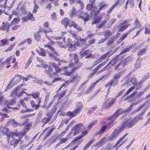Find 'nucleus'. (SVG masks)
I'll return each mask as SVG.
<instances>
[{"label": "nucleus", "instance_id": "obj_1", "mask_svg": "<svg viewBox=\"0 0 150 150\" xmlns=\"http://www.w3.org/2000/svg\"><path fill=\"white\" fill-rule=\"evenodd\" d=\"M133 106V105H131L127 109L122 111H120L121 110H117L115 113H114L109 118L108 120H111L109 122L108 126H110L120 115L123 113L128 112L132 108Z\"/></svg>", "mask_w": 150, "mask_h": 150}, {"label": "nucleus", "instance_id": "obj_2", "mask_svg": "<svg viewBox=\"0 0 150 150\" xmlns=\"http://www.w3.org/2000/svg\"><path fill=\"white\" fill-rule=\"evenodd\" d=\"M9 131L8 132V135L7 136V138L8 141L9 140L10 137H11L12 140L10 142V144L11 145H13L14 147H15L17 145V144L20 142L21 140L20 138L19 137L18 139H13V137H16L18 135V134L16 133L11 132L10 133L9 132Z\"/></svg>", "mask_w": 150, "mask_h": 150}, {"label": "nucleus", "instance_id": "obj_3", "mask_svg": "<svg viewBox=\"0 0 150 150\" xmlns=\"http://www.w3.org/2000/svg\"><path fill=\"white\" fill-rule=\"evenodd\" d=\"M85 129L83 124H76L71 129L72 132L70 134H72L74 136H75Z\"/></svg>", "mask_w": 150, "mask_h": 150}, {"label": "nucleus", "instance_id": "obj_4", "mask_svg": "<svg viewBox=\"0 0 150 150\" xmlns=\"http://www.w3.org/2000/svg\"><path fill=\"white\" fill-rule=\"evenodd\" d=\"M135 122L132 118H129L124 122L121 126V129H124L125 128H129L133 127L135 124Z\"/></svg>", "mask_w": 150, "mask_h": 150}, {"label": "nucleus", "instance_id": "obj_5", "mask_svg": "<svg viewBox=\"0 0 150 150\" xmlns=\"http://www.w3.org/2000/svg\"><path fill=\"white\" fill-rule=\"evenodd\" d=\"M22 85L21 86H19L15 88L13 91L11 92V96L12 97L21 96L22 95V92H24L23 91H22V88H21Z\"/></svg>", "mask_w": 150, "mask_h": 150}, {"label": "nucleus", "instance_id": "obj_6", "mask_svg": "<svg viewBox=\"0 0 150 150\" xmlns=\"http://www.w3.org/2000/svg\"><path fill=\"white\" fill-rule=\"evenodd\" d=\"M44 46L45 47H48L54 54V55L50 53L49 55L53 59L55 60L58 61L59 60V59L55 56H58V53L49 44H45Z\"/></svg>", "mask_w": 150, "mask_h": 150}, {"label": "nucleus", "instance_id": "obj_7", "mask_svg": "<svg viewBox=\"0 0 150 150\" xmlns=\"http://www.w3.org/2000/svg\"><path fill=\"white\" fill-rule=\"evenodd\" d=\"M22 76L20 74L16 75L15 77L12 79L10 82L8 84L5 90V91H6L9 90L12 87V86H11V83L13 82L14 80L16 79V80L14 81V83H15L16 84L17 83L19 82V81L21 80L22 79Z\"/></svg>", "mask_w": 150, "mask_h": 150}, {"label": "nucleus", "instance_id": "obj_8", "mask_svg": "<svg viewBox=\"0 0 150 150\" xmlns=\"http://www.w3.org/2000/svg\"><path fill=\"white\" fill-rule=\"evenodd\" d=\"M74 65V63L73 62L70 63L69 64V65L67 67L65 66V67H63L61 69H58V67L54 63H52V66L56 71V72H59V71H62L63 69H64V71H66V69H68L70 67H72Z\"/></svg>", "mask_w": 150, "mask_h": 150}, {"label": "nucleus", "instance_id": "obj_9", "mask_svg": "<svg viewBox=\"0 0 150 150\" xmlns=\"http://www.w3.org/2000/svg\"><path fill=\"white\" fill-rule=\"evenodd\" d=\"M80 55L82 58L85 56V58H88L91 57L92 54L90 51L89 50H86L84 51L82 49L80 52Z\"/></svg>", "mask_w": 150, "mask_h": 150}, {"label": "nucleus", "instance_id": "obj_10", "mask_svg": "<svg viewBox=\"0 0 150 150\" xmlns=\"http://www.w3.org/2000/svg\"><path fill=\"white\" fill-rule=\"evenodd\" d=\"M10 24L7 22H3L2 26H0V30L4 31L6 30L7 32L9 31Z\"/></svg>", "mask_w": 150, "mask_h": 150}, {"label": "nucleus", "instance_id": "obj_11", "mask_svg": "<svg viewBox=\"0 0 150 150\" xmlns=\"http://www.w3.org/2000/svg\"><path fill=\"white\" fill-rule=\"evenodd\" d=\"M81 108V106L79 105L76 109L74 110L73 112H69L67 113V115L70 116V118L75 116L79 111Z\"/></svg>", "mask_w": 150, "mask_h": 150}, {"label": "nucleus", "instance_id": "obj_12", "mask_svg": "<svg viewBox=\"0 0 150 150\" xmlns=\"http://www.w3.org/2000/svg\"><path fill=\"white\" fill-rule=\"evenodd\" d=\"M53 70V69L52 67L51 66H49L48 67V69H45L44 70V72L45 73H46L49 77L52 78L53 76L56 75V72L52 73Z\"/></svg>", "mask_w": 150, "mask_h": 150}, {"label": "nucleus", "instance_id": "obj_13", "mask_svg": "<svg viewBox=\"0 0 150 150\" xmlns=\"http://www.w3.org/2000/svg\"><path fill=\"white\" fill-rule=\"evenodd\" d=\"M52 115H53L51 113H47V116L48 117L44 118L41 120V122L42 123H44V124H46L50 121Z\"/></svg>", "mask_w": 150, "mask_h": 150}, {"label": "nucleus", "instance_id": "obj_14", "mask_svg": "<svg viewBox=\"0 0 150 150\" xmlns=\"http://www.w3.org/2000/svg\"><path fill=\"white\" fill-rule=\"evenodd\" d=\"M48 27H44L42 31L45 33L46 38L48 40H50V38L47 35V34L48 33H52L53 31L51 28L48 29Z\"/></svg>", "mask_w": 150, "mask_h": 150}, {"label": "nucleus", "instance_id": "obj_15", "mask_svg": "<svg viewBox=\"0 0 150 150\" xmlns=\"http://www.w3.org/2000/svg\"><path fill=\"white\" fill-rule=\"evenodd\" d=\"M116 98H113V99H112L107 104L104 103L103 106V108H104V109H105L107 108H108L109 107L112 105L114 104V103L116 101Z\"/></svg>", "mask_w": 150, "mask_h": 150}, {"label": "nucleus", "instance_id": "obj_16", "mask_svg": "<svg viewBox=\"0 0 150 150\" xmlns=\"http://www.w3.org/2000/svg\"><path fill=\"white\" fill-rule=\"evenodd\" d=\"M107 139L105 137H103L100 141L93 144V146H98V147L101 146L106 141Z\"/></svg>", "mask_w": 150, "mask_h": 150}, {"label": "nucleus", "instance_id": "obj_17", "mask_svg": "<svg viewBox=\"0 0 150 150\" xmlns=\"http://www.w3.org/2000/svg\"><path fill=\"white\" fill-rule=\"evenodd\" d=\"M39 3V0H34L33 1V13H36L39 8V6L38 4Z\"/></svg>", "mask_w": 150, "mask_h": 150}, {"label": "nucleus", "instance_id": "obj_18", "mask_svg": "<svg viewBox=\"0 0 150 150\" xmlns=\"http://www.w3.org/2000/svg\"><path fill=\"white\" fill-rule=\"evenodd\" d=\"M77 78V76H75L73 77H72L71 78V80H68L65 83H63L62 84V86L60 87L59 88V90H60L61 88L63 87H65L67 86V85L69 84L72 81H75V80Z\"/></svg>", "mask_w": 150, "mask_h": 150}, {"label": "nucleus", "instance_id": "obj_19", "mask_svg": "<svg viewBox=\"0 0 150 150\" xmlns=\"http://www.w3.org/2000/svg\"><path fill=\"white\" fill-rule=\"evenodd\" d=\"M86 9L88 11L91 10L92 13L94 12L95 13L96 9H97V7L96 6H93V4H88L86 5Z\"/></svg>", "mask_w": 150, "mask_h": 150}, {"label": "nucleus", "instance_id": "obj_20", "mask_svg": "<svg viewBox=\"0 0 150 150\" xmlns=\"http://www.w3.org/2000/svg\"><path fill=\"white\" fill-rule=\"evenodd\" d=\"M130 25L129 24L125 25L122 23V22L119 24L118 27L119 28V31H122L125 30Z\"/></svg>", "mask_w": 150, "mask_h": 150}, {"label": "nucleus", "instance_id": "obj_21", "mask_svg": "<svg viewBox=\"0 0 150 150\" xmlns=\"http://www.w3.org/2000/svg\"><path fill=\"white\" fill-rule=\"evenodd\" d=\"M70 57V59L72 60L74 59V62L75 63H77L78 61V56L76 54H73V53H70L69 55Z\"/></svg>", "mask_w": 150, "mask_h": 150}, {"label": "nucleus", "instance_id": "obj_22", "mask_svg": "<svg viewBox=\"0 0 150 150\" xmlns=\"http://www.w3.org/2000/svg\"><path fill=\"white\" fill-rule=\"evenodd\" d=\"M70 27L73 26L78 31H81V28L80 26L78 25L74 21H72L71 24L69 25Z\"/></svg>", "mask_w": 150, "mask_h": 150}, {"label": "nucleus", "instance_id": "obj_23", "mask_svg": "<svg viewBox=\"0 0 150 150\" xmlns=\"http://www.w3.org/2000/svg\"><path fill=\"white\" fill-rule=\"evenodd\" d=\"M31 125L32 124L30 123L26 125L24 128V130L20 133L21 135H25L27 132V130H28L30 128Z\"/></svg>", "mask_w": 150, "mask_h": 150}, {"label": "nucleus", "instance_id": "obj_24", "mask_svg": "<svg viewBox=\"0 0 150 150\" xmlns=\"http://www.w3.org/2000/svg\"><path fill=\"white\" fill-rule=\"evenodd\" d=\"M40 50H36V51L41 56L45 57L46 56V53L45 50L43 48H39Z\"/></svg>", "mask_w": 150, "mask_h": 150}, {"label": "nucleus", "instance_id": "obj_25", "mask_svg": "<svg viewBox=\"0 0 150 150\" xmlns=\"http://www.w3.org/2000/svg\"><path fill=\"white\" fill-rule=\"evenodd\" d=\"M119 3V0H117L116 1L111 7L107 11V13L110 14L111 12L114 9V8L118 5Z\"/></svg>", "mask_w": 150, "mask_h": 150}, {"label": "nucleus", "instance_id": "obj_26", "mask_svg": "<svg viewBox=\"0 0 150 150\" xmlns=\"http://www.w3.org/2000/svg\"><path fill=\"white\" fill-rule=\"evenodd\" d=\"M123 129H121V126H120V127L117 128L113 131L112 135H113V136H114L115 138L121 131Z\"/></svg>", "mask_w": 150, "mask_h": 150}, {"label": "nucleus", "instance_id": "obj_27", "mask_svg": "<svg viewBox=\"0 0 150 150\" xmlns=\"http://www.w3.org/2000/svg\"><path fill=\"white\" fill-rule=\"evenodd\" d=\"M16 102L13 100H6L5 102V104L6 105L7 107L9 108H11L9 107V105H14Z\"/></svg>", "mask_w": 150, "mask_h": 150}, {"label": "nucleus", "instance_id": "obj_28", "mask_svg": "<svg viewBox=\"0 0 150 150\" xmlns=\"http://www.w3.org/2000/svg\"><path fill=\"white\" fill-rule=\"evenodd\" d=\"M70 22V21L67 18L63 19L61 21L62 23L64 25L65 28L67 27L68 25L69 24Z\"/></svg>", "mask_w": 150, "mask_h": 150}, {"label": "nucleus", "instance_id": "obj_29", "mask_svg": "<svg viewBox=\"0 0 150 150\" xmlns=\"http://www.w3.org/2000/svg\"><path fill=\"white\" fill-rule=\"evenodd\" d=\"M132 46H127L122 50L120 53V54L121 55L126 52L129 51L132 48Z\"/></svg>", "mask_w": 150, "mask_h": 150}, {"label": "nucleus", "instance_id": "obj_30", "mask_svg": "<svg viewBox=\"0 0 150 150\" xmlns=\"http://www.w3.org/2000/svg\"><path fill=\"white\" fill-rule=\"evenodd\" d=\"M21 2L18 5V6L17 7V8H16V10H13L12 11V14L14 15H15L16 16H18V15L19 14V12L18 11V8L19 7V6L21 5Z\"/></svg>", "mask_w": 150, "mask_h": 150}, {"label": "nucleus", "instance_id": "obj_31", "mask_svg": "<svg viewBox=\"0 0 150 150\" xmlns=\"http://www.w3.org/2000/svg\"><path fill=\"white\" fill-rule=\"evenodd\" d=\"M20 18L19 17L14 18L10 24L11 26L13 24L15 25L18 24L20 21Z\"/></svg>", "mask_w": 150, "mask_h": 150}, {"label": "nucleus", "instance_id": "obj_32", "mask_svg": "<svg viewBox=\"0 0 150 150\" xmlns=\"http://www.w3.org/2000/svg\"><path fill=\"white\" fill-rule=\"evenodd\" d=\"M80 17H81L85 22L88 20L89 18V15L87 13H85L83 16H80Z\"/></svg>", "mask_w": 150, "mask_h": 150}, {"label": "nucleus", "instance_id": "obj_33", "mask_svg": "<svg viewBox=\"0 0 150 150\" xmlns=\"http://www.w3.org/2000/svg\"><path fill=\"white\" fill-rule=\"evenodd\" d=\"M95 139H93L90 141L88 143L86 144L84 146L83 149V150H85L87 149L92 144V143L94 142Z\"/></svg>", "mask_w": 150, "mask_h": 150}, {"label": "nucleus", "instance_id": "obj_34", "mask_svg": "<svg viewBox=\"0 0 150 150\" xmlns=\"http://www.w3.org/2000/svg\"><path fill=\"white\" fill-rule=\"evenodd\" d=\"M142 117L143 115H142V114H139L137 115L134 117V118H133V120H134L135 123H137L138 121L141 120Z\"/></svg>", "mask_w": 150, "mask_h": 150}, {"label": "nucleus", "instance_id": "obj_35", "mask_svg": "<svg viewBox=\"0 0 150 150\" xmlns=\"http://www.w3.org/2000/svg\"><path fill=\"white\" fill-rule=\"evenodd\" d=\"M33 58V57L32 56H31L28 59L27 62L26 63L25 66V68H27L30 65Z\"/></svg>", "mask_w": 150, "mask_h": 150}, {"label": "nucleus", "instance_id": "obj_36", "mask_svg": "<svg viewBox=\"0 0 150 150\" xmlns=\"http://www.w3.org/2000/svg\"><path fill=\"white\" fill-rule=\"evenodd\" d=\"M9 131V129L6 128H3V129L0 128V133L2 132L4 135H7L8 132Z\"/></svg>", "mask_w": 150, "mask_h": 150}, {"label": "nucleus", "instance_id": "obj_37", "mask_svg": "<svg viewBox=\"0 0 150 150\" xmlns=\"http://www.w3.org/2000/svg\"><path fill=\"white\" fill-rule=\"evenodd\" d=\"M65 40V39L64 38H63V40L64 41V42L65 43V45H67V47H69V46H71V45L72 44V41L71 40V39H70L69 38H68L67 41L66 43V42L64 41V40Z\"/></svg>", "mask_w": 150, "mask_h": 150}, {"label": "nucleus", "instance_id": "obj_38", "mask_svg": "<svg viewBox=\"0 0 150 150\" xmlns=\"http://www.w3.org/2000/svg\"><path fill=\"white\" fill-rule=\"evenodd\" d=\"M9 40L7 39H5L2 40H1V45L2 46H4L5 45H8Z\"/></svg>", "mask_w": 150, "mask_h": 150}, {"label": "nucleus", "instance_id": "obj_39", "mask_svg": "<svg viewBox=\"0 0 150 150\" xmlns=\"http://www.w3.org/2000/svg\"><path fill=\"white\" fill-rule=\"evenodd\" d=\"M88 134L87 132V131H85L83 132L79 136L76 137V139L74 140V141H76L78 140H79L81 138H82V137H84V136Z\"/></svg>", "mask_w": 150, "mask_h": 150}, {"label": "nucleus", "instance_id": "obj_40", "mask_svg": "<svg viewBox=\"0 0 150 150\" xmlns=\"http://www.w3.org/2000/svg\"><path fill=\"white\" fill-rule=\"evenodd\" d=\"M40 93L39 92H33L31 94V95L35 99H38V98H40L39 96Z\"/></svg>", "mask_w": 150, "mask_h": 150}, {"label": "nucleus", "instance_id": "obj_41", "mask_svg": "<svg viewBox=\"0 0 150 150\" xmlns=\"http://www.w3.org/2000/svg\"><path fill=\"white\" fill-rule=\"evenodd\" d=\"M56 43L57 46L59 47L62 48H65L67 47V45H65V43H64L62 42L57 41Z\"/></svg>", "mask_w": 150, "mask_h": 150}, {"label": "nucleus", "instance_id": "obj_42", "mask_svg": "<svg viewBox=\"0 0 150 150\" xmlns=\"http://www.w3.org/2000/svg\"><path fill=\"white\" fill-rule=\"evenodd\" d=\"M118 82V80H115L113 79L109 81L110 85L113 86H116Z\"/></svg>", "mask_w": 150, "mask_h": 150}, {"label": "nucleus", "instance_id": "obj_43", "mask_svg": "<svg viewBox=\"0 0 150 150\" xmlns=\"http://www.w3.org/2000/svg\"><path fill=\"white\" fill-rule=\"evenodd\" d=\"M107 127V126L105 125L102 127L101 129L99 131L97 132H96V135L101 134L103 132H104Z\"/></svg>", "mask_w": 150, "mask_h": 150}, {"label": "nucleus", "instance_id": "obj_44", "mask_svg": "<svg viewBox=\"0 0 150 150\" xmlns=\"http://www.w3.org/2000/svg\"><path fill=\"white\" fill-rule=\"evenodd\" d=\"M30 104L33 108H35V110H37L38 108V105L35 104L34 100H32L30 101Z\"/></svg>", "mask_w": 150, "mask_h": 150}, {"label": "nucleus", "instance_id": "obj_45", "mask_svg": "<svg viewBox=\"0 0 150 150\" xmlns=\"http://www.w3.org/2000/svg\"><path fill=\"white\" fill-rule=\"evenodd\" d=\"M148 103V101H146L144 102L136 110L137 111H138L141 110L143 107L145 106Z\"/></svg>", "mask_w": 150, "mask_h": 150}, {"label": "nucleus", "instance_id": "obj_46", "mask_svg": "<svg viewBox=\"0 0 150 150\" xmlns=\"http://www.w3.org/2000/svg\"><path fill=\"white\" fill-rule=\"evenodd\" d=\"M112 33L109 30H106L104 32V35L105 38L109 37L111 35Z\"/></svg>", "mask_w": 150, "mask_h": 150}, {"label": "nucleus", "instance_id": "obj_47", "mask_svg": "<svg viewBox=\"0 0 150 150\" xmlns=\"http://www.w3.org/2000/svg\"><path fill=\"white\" fill-rule=\"evenodd\" d=\"M134 24L136 25L138 27H141V24L139 23V21L137 18H135Z\"/></svg>", "mask_w": 150, "mask_h": 150}, {"label": "nucleus", "instance_id": "obj_48", "mask_svg": "<svg viewBox=\"0 0 150 150\" xmlns=\"http://www.w3.org/2000/svg\"><path fill=\"white\" fill-rule=\"evenodd\" d=\"M11 125L13 127H16L18 125V123L14 120H12L10 122Z\"/></svg>", "mask_w": 150, "mask_h": 150}, {"label": "nucleus", "instance_id": "obj_49", "mask_svg": "<svg viewBox=\"0 0 150 150\" xmlns=\"http://www.w3.org/2000/svg\"><path fill=\"white\" fill-rule=\"evenodd\" d=\"M77 69V68L74 67V68H71V71L69 72L68 70L67 71V75L68 76H70L72 74L73 72H74Z\"/></svg>", "mask_w": 150, "mask_h": 150}, {"label": "nucleus", "instance_id": "obj_50", "mask_svg": "<svg viewBox=\"0 0 150 150\" xmlns=\"http://www.w3.org/2000/svg\"><path fill=\"white\" fill-rule=\"evenodd\" d=\"M25 3H24V4L21 6V7L20 8V10L21 11L22 13L24 14H25V13L26 12L25 11Z\"/></svg>", "mask_w": 150, "mask_h": 150}, {"label": "nucleus", "instance_id": "obj_51", "mask_svg": "<svg viewBox=\"0 0 150 150\" xmlns=\"http://www.w3.org/2000/svg\"><path fill=\"white\" fill-rule=\"evenodd\" d=\"M55 129V128L54 127H53L50 129L48 131L47 133L45 134V137L47 138L49 137L50 135L51 132H52L53 130H54Z\"/></svg>", "mask_w": 150, "mask_h": 150}, {"label": "nucleus", "instance_id": "obj_52", "mask_svg": "<svg viewBox=\"0 0 150 150\" xmlns=\"http://www.w3.org/2000/svg\"><path fill=\"white\" fill-rule=\"evenodd\" d=\"M68 50L71 52L73 51L74 50H76V47L74 45L72 44L71 46H69L68 47Z\"/></svg>", "mask_w": 150, "mask_h": 150}, {"label": "nucleus", "instance_id": "obj_53", "mask_svg": "<svg viewBox=\"0 0 150 150\" xmlns=\"http://www.w3.org/2000/svg\"><path fill=\"white\" fill-rule=\"evenodd\" d=\"M36 66L39 67H42L44 69H46L48 67V65L46 64H44L43 63H41L40 64L37 65Z\"/></svg>", "mask_w": 150, "mask_h": 150}, {"label": "nucleus", "instance_id": "obj_54", "mask_svg": "<svg viewBox=\"0 0 150 150\" xmlns=\"http://www.w3.org/2000/svg\"><path fill=\"white\" fill-rule=\"evenodd\" d=\"M127 133L125 134L123 136V137H122L121 138H120L116 143V145H117L118 144H120V143H121V142H122L124 139V138H125V137L127 135Z\"/></svg>", "mask_w": 150, "mask_h": 150}, {"label": "nucleus", "instance_id": "obj_55", "mask_svg": "<svg viewBox=\"0 0 150 150\" xmlns=\"http://www.w3.org/2000/svg\"><path fill=\"white\" fill-rule=\"evenodd\" d=\"M76 15V10L74 7H73L71 11V13L70 14V16L71 17H72Z\"/></svg>", "mask_w": 150, "mask_h": 150}, {"label": "nucleus", "instance_id": "obj_56", "mask_svg": "<svg viewBox=\"0 0 150 150\" xmlns=\"http://www.w3.org/2000/svg\"><path fill=\"white\" fill-rule=\"evenodd\" d=\"M141 62L140 61H139L137 59L136 61V63L135 64V67L137 69L141 66Z\"/></svg>", "mask_w": 150, "mask_h": 150}, {"label": "nucleus", "instance_id": "obj_57", "mask_svg": "<svg viewBox=\"0 0 150 150\" xmlns=\"http://www.w3.org/2000/svg\"><path fill=\"white\" fill-rule=\"evenodd\" d=\"M122 74L121 72L118 73L116 75H115L113 77L114 80H118L119 79L120 76Z\"/></svg>", "mask_w": 150, "mask_h": 150}, {"label": "nucleus", "instance_id": "obj_58", "mask_svg": "<svg viewBox=\"0 0 150 150\" xmlns=\"http://www.w3.org/2000/svg\"><path fill=\"white\" fill-rule=\"evenodd\" d=\"M40 38L41 37L39 33H37L35 34L34 35V38L37 41L39 40Z\"/></svg>", "mask_w": 150, "mask_h": 150}, {"label": "nucleus", "instance_id": "obj_59", "mask_svg": "<svg viewBox=\"0 0 150 150\" xmlns=\"http://www.w3.org/2000/svg\"><path fill=\"white\" fill-rule=\"evenodd\" d=\"M146 52V49L145 48H144L140 50H139L138 52V54L139 55H142L143 54Z\"/></svg>", "mask_w": 150, "mask_h": 150}, {"label": "nucleus", "instance_id": "obj_60", "mask_svg": "<svg viewBox=\"0 0 150 150\" xmlns=\"http://www.w3.org/2000/svg\"><path fill=\"white\" fill-rule=\"evenodd\" d=\"M142 82H142V81H141L139 83H136L134 86H135V88L136 90H138L139 89L141 86L140 84L142 83Z\"/></svg>", "mask_w": 150, "mask_h": 150}, {"label": "nucleus", "instance_id": "obj_61", "mask_svg": "<svg viewBox=\"0 0 150 150\" xmlns=\"http://www.w3.org/2000/svg\"><path fill=\"white\" fill-rule=\"evenodd\" d=\"M123 64L122 63H120L119 64L117 65L115 69H116L120 70L123 68Z\"/></svg>", "mask_w": 150, "mask_h": 150}, {"label": "nucleus", "instance_id": "obj_62", "mask_svg": "<svg viewBox=\"0 0 150 150\" xmlns=\"http://www.w3.org/2000/svg\"><path fill=\"white\" fill-rule=\"evenodd\" d=\"M57 18L56 14L55 12H54L51 14V18L52 20L56 21L57 19Z\"/></svg>", "mask_w": 150, "mask_h": 150}, {"label": "nucleus", "instance_id": "obj_63", "mask_svg": "<svg viewBox=\"0 0 150 150\" xmlns=\"http://www.w3.org/2000/svg\"><path fill=\"white\" fill-rule=\"evenodd\" d=\"M15 45V43H13L6 50H5V52H7L8 51H11Z\"/></svg>", "mask_w": 150, "mask_h": 150}, {"label": "nucleus", "instance_id": "obj_64", "mask_svg": "<svg viewBox=\"0 0 150 150\" xmlns=\"http://www.w3.org/2000/svg\"><path fill=\"white\" fill-rule=\"evenodd\" d=\"M97 122L96 120H95L91 122L89 125L88 126V128H91L93 125L96 124Z\"/></svg>", "mask_w": 150, "mask_h": 150}]
</instances>
